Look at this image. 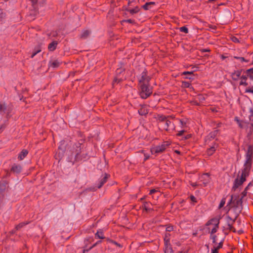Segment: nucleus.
Segmentation results:
<instances>
[{
    "label": "nucleus",
    "instance_id": "5701e85b",
    "mask_svg": "<svg viewBox=\"0 0 253 253\" xmlns=\"http://www.w3.org/2000/svg\"><path fill=\"white\" fill-rule=\"evenodd\" d=\"M95 238L100 239H106L104 236V232L102 229L98 230L95 234Z\"/></svg>",
    "mask_w": 253,
    "mask_h": 253
},
{
    "label": "nucleus",
    "instance_id": "13d9d810",
    "mask_svg": "<svg viewBox=\"0 0 253 253\" xmlns=\"http://www.w3.org/2000/svg\"><path fill=\"white\" fill-rule=\"evenodd\" d=\"M32 3V5L34 7H35V5L37 4L38 0H30Z\"/></svg>",
    "mask_w": 253,
    "mask_h": 253
},
{
    "label": "nucleus",
    "instance_id": "20e7f679",
    "mask_svg": "<svg viewBox=\"0 0 253 253\" xmlns=\"http://www.w3.org/2000/svg\"><path fill=\"white\" fill-rule=\"evenodd\" d=\"M170 118H173L171 116H166L164 115H158L157 120L160 123H164V129L168 131L169 128H174V124L170 121Z\"/></svg>",
    "mask_w": 253,
    "mask_h": 253
},
{
    "label": "nucleus",
    "instance_id": "412c9836",
    "mask_svg": "<svg viewBox=\"0 0 253 253\" xmlns=\"http://www.w3.org/2000/svg\"><path fill=\"white\" fill-rule=\"evenodd\" d=\"M28 151L26 149H23L22 151L19 154L18 156V159L19 160H23L28 155Z\"/></svg>",
    "mask_w": 253,
    "mask_h": 253
},
{
    "label": "nucleus",
    "instance_id": "a19ab883",
    "mask_svg": "<svg viewBox=\"0 0 253 253\" xmlns=\"http://www.w3.org/2000/svg\"><path fill=\"white\" fill-rule=\"evenodd\" d=\"M233 58L238 59L239 60V62H247V61H246L245 58L243 57L234 56Z\"/></svg>",
    "mask_w": 253,
    "mask_h": 253
},
{
    "label": "nucleus",
    "instance_id": "0e129e2a",
    "mask_svg": "<svg viewBox=\"0 0 253 253\" xmlns=\"http://www.w3.org/2000/svg\"><path fill=\"white\" fill-rule=\"evenodd\" d=\"M113 244L115 245H116V246H118V247H121L122 248L123 247L122 245H121L120 244L117 243L116 241H115V243H113Z\"/></svg>",
    "mask_w": 253,
    "mask_h": 253
},
{
    "label": "nucleus",
    "instance_id": "2eb2a0df",
    "mask_svg": "<svg viewBox=\"0 0 253 253\" xmlns=\"http://www.w3.org/2000/svg\"><path fill=\"white\" fill-rule=\"evenodd\" d=\"M10 112L9 109H7L6 104L5 102L0 103V113L4 114L5 113H9Z\"/></svg>",
    "mask_w": 253,
    "mask_h": 253
},
{
    "label": "nucleus",
    "instance_id": "a211bd4d",
    "mask_svg": "<svg viewBox=\"0 0 253 253\" xmlns=\"http://www.w3.org/2000/svg\"><path fill=\"white\" fill-rule=\"evenodd\" d=\"M140 108L138 110L139 114L141 116H145L148 113V110L146 108V105H140Z\"/></svg>",
    "mask_w": 253,
    "mask_h": 253
},
{
    "label": "nucleus",
    "instance_id": "39448f33",
    "mask_svg": "<svg viewBox=\"0 0 253 253\" xmlns=\"http://www.w3.org/2000/svg\"><path fill=\"white\" fill-rule=\"evenodd\" d=\"M152 88L149 84H139V93L141 98H147L152 94Z\"/></svg>",
    "mask_w": 253,
    "mask_h": 253
},
{
    "label": "nucleus",
    "instance_id": "9b49d317",
    "mask_svg": "<svg viewBox=\"0 0 253 253\" xmlns=\"http://www.w3.org/2000/svg\"><path fill=\"white\" fill-rule=\"evenodd\" d=\"M219 131L218 129L211 132L205 138L206 142H209L214 139L219 133Z\"/></svg>",
    "mask_w": 253,
    "mask_h": 253
},
{
    "label": "nucleus",
    "instance_id": "6e6d98bb",
    "mask_svg": "<svg viewBox=\"0 0 253 253\" xmlns=\"http://www.w3.org/2000/svg\"><path fill=\"white\" fill-rule=\"evenodd\" d=\"M124 21L126 22L130 23V24H134L135 23V21L134 20L130 19H127L126 20H125Z\"/></svg>",
    "mask_w": 253,
    "mask_h": 253
},
{
    "label": "nucleus",
    "instance_id": "c9c22d12",
    "mask_svg": "<svg viewBox=\"0 0 253 253\" xmlns=\"http://www.w3.org/2000/svg\"><path fill=\"white\" fill-rule=\"evenodd\" d=\"M245 92L251 93L253 94V85L247 87L245 89Z\"/></svg>",
    "mask_w": 253,
    "mask_h": 253
},
{
    "label": "nucleus",
    "instance_id": "e433bc0d",
    "mask_svg": "<svg viewBox=\"0 0 253 253\" xmlns=\"http://www.w3.org/2000/svg\"><path fill=\"white\" fill-rule=\"evenodd\" d=\"M179 30L180 32H183L185 34H187L188 33V29L185 26H183V27L179 28Z\"/></svg>",
    "mask_w": 253,
    "mask_h": 253
},
{
    "label": "nucleus",
    "instance_id": "0eeeda50",
    "mask_svg": "<svg viewBox=\"0 0 253 253\" xmlns=\"http://www.w3.org/2000/svg\"><path fill=\"white\" fill-rule=\"evenodd\" d=\"M170 143L168 141L164 142L161 145L155 146L151 148V151L152 154H158L165 151L167 147H168Z\"/></svg>",
    "mask_w": 253,
    "mask_h": 253
},
{
    "label": "nucleus",
    "instance_id": "f03ea898",
    "mask_svg": "<svg viewBox=\"0 0 253 253\" xmlns=\"http://www.w3.org/2000/svg\"><path fill=\"white\" fill-rule=\"evenodd\" d=\"M250 170L246 168H243L241 169V174L240 176L238 175L235 179L232 190L235 191L237 188L241 186L243 183L246 180V178L250 175Z\"/></svg>",
    "mask_w": 253,
    "mask_h": 253
},
{
    "label": "nucleus",
    "instance_id": "338daca9",
    "mask_svg": "<svg viewBox=\"0 0 253 253\" xmlns=\"http://www.w3.org/2000/svg\"><path fill=\"white\" fill-rule=\"evenodd\" d=\"M202 50L203 52H209L210 51L209 49H203Z\"/></svg>",
    "mask_w": 253,
    "mask_h": 253
},
{
    "label": "nucleus",
    "instance_id": "473e14b6",
    "mask_svg": "<svg viewBox=\"0 0 253 253\" xmlns=\"http://www.w3.org/2000/svg\"><path fill=\"white\" fill-rule=\"evenodd\" d=\"M139 11V8L138 6H136L134 8L130 9L128 10L130 14H134L137 13Z\"/></svg>",
    "mask_w": 253,
    "mask_h": 253
},
{
    "label": "nucleus",
    "instance_id": "ddd939ff",
    "mask_svg": "<svg viewBox=\"0 0 253 253\" xmlns=\"http://www.w3.org/2000/svg\"><path fill=\"white\" fill-rule=\"evenodd\" d=\"M220 222L219 218L217 217H214L209 220L206 224V226H210L213 225L216 226V228H219V224Z\"/></svg>",
    "mask_w": 253,
    "mask_h": 253
},
{
    "label": "nucleus",
    "instance_id": "680f3d73",
    "mask_svg": "<svg viewBox=\"0 0 253 253\" xmlns=\"http://www.w3.org/2000/svg\"><path fill=\"white\" fill-rule=\"evenodd\" d=\"M106 241L108 242H109V243H115V241L112 240V239H110L109 238H106Z\"/></svg>",
    "mask_w": 253,
    "mask_h": 253
},
{
    "label": "nucleus",
    "instance_id": "5fc2aeb1",
    "mask_svg": "<svg viewBox=\"0 0 253 253\" xmlns=\"http://www.w3.org/2000/svg\"><path fill=\"white\" fill-rule=\"evenodd\" d=\"M192 136V135L191 134H187L186 136L182 137V139L183 140H187L191 138Z\"/></svg>",
    "mask_w": 253,
    "mask_h": 253
},
{
    "label": "nucleus",
    "instance_id": "cd10ccee",
    "mask_svg": "<svg viewBox=\"0 0 253 253\" xmlns=\"http://www.w3.org/2000/svg\"><path fill=\"white\" fill-rule=\"evenodd\" d=\"M155 4V2H153V1H151V2H146L145 4H144L142 7L144 9V10H148L149 9L151 8V5H154Z\"/></svg>",
    "mask_w": 253,
    "mask_h": 253
},
{
    "label": "nucleus",
    "instance_id": "f8f14e48",
    "mask_svg": "<svg viewBox=\"0 0 253 253\" xmlns=\"http://www.w3.org/2000/svg\"><path fill=\"white\" fill-rule=\"evenodd\" d=\"M193 69H194V70L191 71H185L182 73V75H184L185 79H189V80H193L194 79V74L193 72L196 71L197 69V67H193Z\"/></svg>",
    "mask_w": 253,
    "mask_h": 253
},
{
    "label": "nucleus",
    "instance_id": "09e8293b",
    "mask_svg": "<svg viewBox=\"0 0 253 253\" xmlns=\"http://www.w3.org/2000/svg\"><path fill=\"white\" fill-rule=\"evenodd\" d=\"M158 188H157V189H151L150 191V192H149V194L150 195H152L154 193H156V192H158Z\"/></svg>",
    "mask_w": 253,
    "mask_h": 253
},
{
    "label": "nucleus",
    "instance_id": "bf43d9fd",
    "mask_svg": "<svg viewBox=\"0 0 253 253\" xmlns=\"http://www.w3.org/2000/svg\"><path fill=\"white\" fill-rule=\"evenodd\" d=\"M253 131V128L250 127V131L248 133L247 136L249 137L250 135H251L252 132Z\"/></svg>",
    "mask_w": 253,
    "mask_h": 253
},
{
    "label": "nucleus",
    "instance_id": "6ab92c4d",
    "mask_svg": "<svg viewBox=\"0 0 253 253\" xmlns=\"http://www.w3.org/2000/svg\"><path fill=\"white\" fill-rule=\"evenodd\" d=\"M242 70H237L231 73V76L234 81H237L241 76Z\"/></svg>",
    "mask_w": 253,
    "mask_h": 253
},
{
    "label": "nucleus",
    "instance_id": "79ce46f5",
    "mask_svg": "<svg viewBox=\"0 0 253 253\" xmlns=\"http://www.w3.org/2000/svg\"><path fill=\"white\" fill-rule=\"evenodd\" d=\"M41 51V49L40 47H38V48L37 49H35V51L33 53V54L31 56V57L33 58L36 54L40 52Z\"/></svg>",
    "mask_w": 253,
    "mask_h": 253
},
{
    "label": "nucleus",
    "instance_id": "bb28decb",
    "mask_svg": "<svg viewBox=\"0 0 253 253\" xmlns=\"http://www.w3.org/2000/svg\"><path fill=\"white\" fill-rule=\"evenodd\" d=\"M123 81V78H119V76H116L114 79L113 81L112 82V85H113V86L114 87L116 84H120V83L122 82Z\"/></svg>",
    "mask_w": 253,
    "mask_h": 253
},
{
    "label": "nucleus",
    "instance_id": "9d476101",
    "mask_svg": "<svg viewBox=\"0 0 253 253\" xmlns=\"http://www.w3.org/2000/svg\"><path fill=\"white\" fill-rule=\"evenodd\" d=\"M201 181L203 182L202 186H206L210 182L211 177L209 173H205L202 174L200 178Z\"/></svg>",
    "mask_w": 253,
    "mask_h": 253
},
{
    "label": "nucleus",
    "instance_id": "774afa93",
    "mask_svg": "<svg viewBox=\"0 0 253 253\" xmlns=\"http://www.w3.org/2000/svg\"><path fill=\"white\" fill-rule=\"evenodd\" d=\"M251 115L250 116V119H251V117L253 116V110H251Z\"/></svg>",
    "mask_w": 253,
    "mask_h": 253
},
{
    "label": "nucleus",
    "instance_id": "37998d69",
    "mask_svg": "<svg viewBox=\"0 0 253 253\" xmlns=\"http://www.w3.org/2000/svg\"><path fill=\"white\" fill-rule=\"evenodd\" d=\"M217 236L215 235H211L210 239L212 240V243L215 244L216 242Z\"/></svg>",
    "mask_w": 253,
    "mask_h": 253
},
{
    "label": "nucleus",
    "instance_id": "603ef678",
    "mask_svg": "<svg viewBox=\"0 0 253 253\" xmlns=\"http://www.w3.org/2000/svg\"><path fill=\"white\" fill-rule=\"evenodd\" d=\"M190 199L191 201H192L193 202L197 203L196 198L193 195H191L190 196Z\"/></svg>",
    "mask_w": 253,
    "mask_h": 253
},
{
    "label": "nucleus",
    "instance_id": "c85d7f7f",
    "mask_svg": "<svg viewBox=\"0 0 253 253\" xmlns=\"http://www.w3.org/2000/svg\"><path fill=\"white\" fill-rule=\"evenodd\" d=\"M252 185V184L251 182H250L248 185V186L247 187H246V188H245L244 191L241 193V196H242V198H244L245 197H246L247 196V193H248V190L249 189V187H250Z\"/></svg>",
    "mask_w": 253,
    "mask_h": 253
},
{
    "label": "nucleus",
    "instance_id": "b1692460",
    "mask_svg": "<svg viewBox=\"0 0 253 253\" xmlns=\"http://www.w3.org/2000/svg\"><path fill=\"white\" fill-rule=\"evenodd\" d=\"M58 44L57 41H53L52 42L49 43L48 46V48L50 51H54Z\"/></svg>",
    "mask_w": 253,
    "mask_h": 253
},
{
    "label": "nucleus",
    "instance_id": "4be33fe9",
    "mask_svg": "<svg viewBox=\"0 0 253 253\" xmlns=\"http://www.w3.org/2000/svg\"><path fill=\"white\" fill-rule=\"evenodd\" d=\"M91 33V31L88 30H84L82 31L80 35V38L82 39H85L89 37Z\"/></svg>",
    "mask_w": 253,
    "mask_h": 253
},
{
    "label": "nucleus",
    "instance_id": "423d86ee",
    "mask_svg": "<svg viewBox=\"0 0 253 253\" xmlns=\"http://www.w3.org/2000/svg\"><path fill=\"white\" fill-rule=\"evenodd\" d=\"M253 156V147L249 145L246 154V161L243 168L251 170L252 165V157Z\"/></svg>",
    "mask_w": 253,
    "mask_h": 253
},
{
    "label": "nucleus",
    "instance_id": "7c9ffc66",
    "mask_svg": "<svg viewBox=\"0 0 253 253\" xmlns=\"http://www.w3.org/2000/svg\"><path fill=\"white\" fill-rule=\"evenodd\" d=\"M28 223H29V222H25L20 223L19 224H18V225H17L15 226V229L16 230H19L20 229H21V228L24 227L25 225L28 224Z\"/></svg>",
    "mask_w": 253,
    "mask_h": 253
},
{
    "label": "nucleus",
    "instance_id": "a18cd8bd",
    "mask_svg": "<svg viewBox=\"0 0 253 253\" xmlns=\"http://www.w3.org/2000/svg\"><path fill=\"white\" fill-rule=\"evenodd\" d=\"M223 240H222L221 241H220L218 244V246L217 247H216L215 248H217V249H220L222 248L223 247Z\"/></svg>",
    "mask_w": 253,
    "mask_h": 253
},
{
    "label": "nucleus",
    "instance_id": "e2e57ef3",
    "mask_svg": "<svg viewBox=\"0 0 253 253\" xmlns=\"http://www.w3.org/2000/svg\"><path fill=\"white\" fill-rule=\"evenodd\" d=\"M97 245L96 242L95 243H94V244H93L91 246H90L89 249L90 250H91L92 249H93V248H94L95 247H96V246Z\"/></svg>",
    "mask_w": 253,
    "mask_h": 253
},
{
    "label": "nucleus",
    "instance_id": "6e6552de",
    "mask_svg": "<svg viewBox=\"0 0 253 253\" xmlns=\"http://www.w3.org/2000/svg\"><path fill=\"white\" fill-rule=\"evenodd\" d=\"M151 77L147 75V71L146 69L141 73V78L139 80V84H149Z\"/></svg>",
    "mask_w": 253,
    "mask_h": 253
},
{
    "label": "nucleus",
    "instance_id": "2f4dec72",
    "mask_svg": "<svg viewBox=\"0 0 253 253\" xmlns=\"http://www.w3.org/2000/svg\"><path fill=\"white\" fill-rule=\"evenodd\" d=\"M181 87L184 88H189L191 86V84L188 82L182 81L181 83Z\"/></svg>",
    "mask_w": 253,
    "mask_h": 253
},
{
    "label": "nucleus",
    "instance_id": "dca6fc26",
    "mask_svg": "<svg viewBox=\"0 0 253 253\" xmlns=\"http://www.w3.org/2000/svg\"><path fill=\"white\" fill-rule=\"evenodd\" d=\"M22 167L20 165L14 164L10 169V171L14 173L19 174L21 172Z\"/></svg>",
    "mask_w": 253,
    "mask_h": 253
},
{
    "label": "nucleus",
    "instance_id": "aec40b11",
    "mask_svg": "<svg viewBox=\"0 0 253 253\" xmlns=\"http://www.w3.org/2000/svg\"><path fill=\"white\" fill-rule=\"evenodd\" d=\"M241 79V81H240V85H244V86H248L253 85V82H252V81H251L248 79Z\"/></svg>",
    "mask_w": 253,
    "mask_h": 253
},
{
    "label": "nucleus",
    "instance_id": "4d7b16f0",
    "mask_svg": "<svg viewBox=\"0 0 253 253\" xmlns=\"http://www.w3.org/2000/svg\"><path fill=\"white\" fill-rule=\"evenodd\" d=\"M185 132V130H182L181 131H179L178 133L176 134L177 136H182L183 134Z\"/></svg>",
    "mask_w": 253,
    "mask_h": 253
},
{
    "label": "nucleus",
    "instance_id": "c756f323",
    "mask_svg": "<svg viewBox=\"0 0 253 253\" xmlns=\"http://www.w3.org/2000/svg\"><path fill=\"white\" fill-rule=\"evenodd\" d=\"M125 72V69L122 67L118 68L116 71V75L117 76H120L123 73Z\"/></svg>",
    "mask_w": 253,
    "mask_h": 253
},
{
    "label": "nucleus",
    "instance_id": "4c0bfd02",
    "mask_svg": "<svg viewBox=\"0 0 253 253\" xmlns=\"http://www.w3.org/2000/svg\"><path fill=\"white\" fill-rule=\"evenodd\" d=\"M149 204V203L148 202H145L143 204V208H144V209L148 211H149L150 209L148 208V205Z\"/></svg>",
    "mask_w": 253,
    "mask_h": 253
},
{
    "label": "nucleus",
    "instance_id": "de8ad7c7",
    "mask_svg": "<svg viewBox=\"0 0 253 253\" xmlns=\"http://www.w3.org/2000/svg\"><path fill=\"white\" fill-rule=\"evenodd\" d=\"M231 40H232L233 42H236V43H238V42H240V41H239V39H238L237 37H235V36H233V37H232L231 38Z\"/></svg>",
    "mask_w": 253,
    "mask_h": 253
},
{
    "label": "nucleus",
    "instance_id": "4468645a",
    "mask_svg": "<svg viewBox=\"0 0 253 253\" xmlns=\"http://www.w3.org/2000/svg\"><path fill=\"white\" fill-rule=\"evenodd\" d=\"M218 146V144L216 142H214L212 146L207 150L206 154L208 156H211L215 152Z\"/></svg>",
    "mask_w": 253,
    "mask_h": 253
},
{
    "label": "nucleus",
    "instance_id": "49530a36",
    "mask_svg": "<svg viewBox=\"0 0 253 253\" xmlns=\"http://www.w3.org/2000/svg\"><path fill=\"white\" fill-rule=\"evenodd\" d=\"M245 72L250 75H253V67L247 70Z\"/></svg>",
    "mask_w": 253,
    "mask_h": 253
},
{
    "label": "nucleus",
    "instance_id": "a878e982",
    "mask_svg": "<svg viewBox=\"0 0 253 253\" xmlns=\"http://www.w3.org/2000/svg\"><path fill=\"white\" fill-rule=\"evenodd\" d=\"M239 215V214L238 213H236L234 218H232V217H231L229 216H227L226 218H227V224H228V222H230V223H231L232 224H234V223L235 222V220L237 218Z\"/></svg>",
    "mask_w": 253,
    "mask_h": 253
},
{
    "label": "nucleus",
    "instance_id": "ea45409f",
    "mask_svg": "<svg viewBox=\"0 0 253 253\" xmlns=\"http://www.w3.org/2000/svg\"><path fill=\"white\" fill-rule=\"evenodd\" d=\"M218 228H216V226H214L212 228L211 231L210 232L211 235H213V234H214V233H215L217 232Z\"/></svg>",
    "mask_w": 253,
    "mask_h": 253
},
{
    "label": "nucleus",
    "instance_id": "f257e3e1",
    "mask_svg": "<svg viewBox=\"0 0 253 253\" xmlns=\"http://www.w3.org/2000/svg\"><path fill=\"white\" fill-rule=\"evenodd\" d=\"M84 140L81 139L78 142L75 143L71 149L69 150L70 155L68 157V161L71 162L74 164L75 162L85 161L87 159L88 155L87 153H83L81 154L82 145Z\"/></svg>",
    "mask_w": 253,
    "mask_h": 253
},
{
    "label": "nucleus",
    "instance_id": "052dcab7",
    "mask_svg": "<svg viewBox=\"0 0 253 253\" xmlns=\"http://www.w3.org/2000/svg\"><path fill=\"white\" fill-rule=\"evenodd\" d=\"M59 66V64H50V66H48V68L51 67L52 68H57Z\"/></svg>",
    "mask_w": 253,
    "mask_h": 253
},
{
    "label": "nucleus",
    "instance_id": "72a5a7b5",
    "mask_svg": "<svg viewBox=\"0 0 253 253\" xmlns=\"http://www.w3.org/2000/svg\"><path fill=\"white\" fill-rule=\"evenodd\" d=\"M233 224H232L231 223H230V222H228V224H227L228 229L230 231H231L235 233L236 232V230L235 228L233 226Z\"/></svg>",
    "mask_w": 253,
    "mask_h": 253
},
{
    "label": "nucleus",
    "instance_id": "1a4fd4ad",
    "mask_svg": "<svg viewBox=\"0 0 253 253\" xmlns=\"http://www.w3.org/2000/svg\"><path fill=\"white\" fill-rule=\"evenodd\" d=\"M110 176V175L106 173L102 175L101 178L99 179L98 183L96 184V187L98 189L101 188L107 182Z\"/></svg>",
    "mask_w": 253,
    "mask_h": 253
},
{
    "label": "nucleus",
    "instance_id": "58836bf2",
    "mask_svg": "<svg viewBox=\"0 0 253 253\" xmlns=\"http://www.w3.org/2000/svg\"><path fill=\"white\" fill-rule=\"evenodd\" d=\"M225 198H223L220 202V204L219 205V206H218V208L219 209H221L222 208L224 205H225Z\"/></svg>",
    "mask_w": 253,
    "mask_h": 253
},
{
    "label": "nucleus",
    "instance_id": "3c124183",
    "mask_svg": "<svg viewBox=\"0 0 253 253\" xmlns=\"http://www.w3.org/2000/svg\"><path fill=\"white\" fill-rule=\"evenodd\" d=\"M218 250H219L217 249V248H216L215 247H213V248L211 249V253H219Z\"/></svg>",
    "mask_w": 253,
    "mask_h": 253
},
{
    "label": "nucleus",
    "instance_id": "c03bdc74",
    "mask_svg": "<svg viewBox=\"0 0 253 253\" xmlns=\"http://www.w3.org/2000/svg\"><path fill=\"white\" fill-rule=\"evenodd\" d=\"M235 120L237 121V123L238 124V125L239 127L241 128H244V126L242 124L241 121H240L239 120L237 119V118H236Z\"/></svg>",
    "mask_w": 253,
    "mask_h": 253
},
{
    "label": "nucleus",
    "instance_id": "7ed1b4c3",
    "mask_svg": "<svg viewBox=\"0 0 253 253\" xmlns=\"http://www.w3.org/2000/svg\"><path fill=\"white\" fill-rule=\"evenodd\" d=\"M243 198L242 196L241 198H239V196L234 197L233 195H231V199L228 202V205L232 204L234 210L237 211L236 213L239 214L243 210L242 203Z\"/></svg>",
    "mask_w": 253,
    "mask_h": 253
},
{
    "label": "nucleus",
    "instance_id": "393cba45",
    "mask_svg": "<svg viewBox=\"0 0 253 253\" xmlns=\"http://www.w3.org/2000/svg\"><path fill=\"white\" fill-rule=\"evenodd\" d=\"M7 183L5 181H0V194L3 193L6 188Z\"/></svg>",
    "mask_w": 253,
    "mask_h": 253
},
{
    "label": "nucleus",
    "instance_id": "f3484780",
    "mask_svg": "<svg viewBox=\"0 0 253 253\" xmlns=\"http://www.w3.org/2000/svg\"><path fill=\"white\" fill-rule=\"evenodd\" d=\"M164 251L165 253H173L171 245L169 242L164 243Z\"/></svg>",
    "mask_w": 253,
    "mask_h": 253
},
{
    "label": "nucleus",
    "instance_id": "864d4df0",
    "mask_svg": "<svg viewBox=\"0 0 253 253\" xmlns=\"http://www.w3.org/2000/svg\"><path fill=\"white\" fill-rule=\"evenodd\" d=\"M173 229L172 226H169L166 228V231L168 232H170L172 231Z\"/></svg>",
    "mask_w": 253,
    "mask_h": 253
},
{
    "label": "nucleus",
    "instance_id": "f704fd0d",
    "mask_svg": "<svg viewBox=\"0 0 253 253\" xmlns=\"http://www.w3.org/2000/svg\"><path fill=\"white\" fill-rule=\"evenodd\" d=\"M170 234L168 233H166L165 234V237H164V243L170 242Z\"/></svg>",
    "mask_w": 253,
    "mask_h": 253
},
{
    "label": "nucleus",
    "instance_id": "8fccbe9b",
    "mask_svg": "<svg viewBox=\"0 0 253 253\" xmlns=\"http://www.w3.org/2000/svg\"><path fill=\"white\" fill-rule=\"evenodd\" d=\"M4 17V14L3 13L2 9H0V21H2Z\"/></svg>",
    "mask_w": 253,
    "mask_h": 253
},
{
    "label": "nucleus",
    "instance_id": "69168bd1",
    "mask_svg": "<svg viewBox=\"0 0 253 253\" xmlns=\"http://www.w3.org/2000/svg\"><path fill=\"white\" fill-rule=\"evenodd\" d=\"M191 185L193 187H196L198 186V185L197 184V183L196 182H194V183H191Z\"/></svg>",
    "mask_w": 253,
    "mask_h": 253
}]
</instances>
